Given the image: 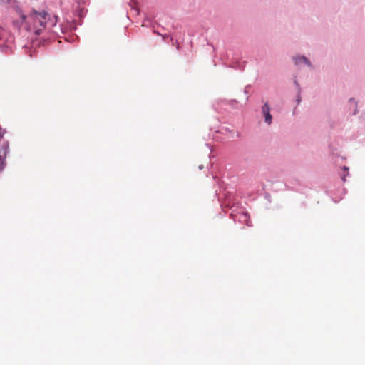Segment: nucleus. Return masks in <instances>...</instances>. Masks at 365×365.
I'll return each mask as SVG.
<instances>
[{
    "label": "nucleus",
    "instance_id": "obj_1",
    "mask_svg": "<svg viewBox=\"0 0 365 365\" xmlns=\"http://www.w3.org/2000/svg\"><path fill=\"white\" fill-rule=\"evenodd\" d=\"M29 17L32 20L34 26L38 25L43 29L46 28L48 26L51 27L54 26L58 21L57 16H53L51 18V15L45 10L39 12L35 9H33L29 14Z\"/></svg>",
    "mask_w": 365,
    "mask_h": 365
},
{
    "label": "nucleus",
    "instance_id": "obj_2",
    "mask_svg": "<svg viewBox=\"0 0 365 365\" xmlns=\"http://www.w3.org/2000/svg\"><path fill=\"white\" fill-rule=\"evenodd\" d=\"M2 140H0V142ZM9 153V142L4 140L0 148V173L4 170L6 167V158Z\"/></svg>",
    "mask_w": 365,
    "mask_h": 365
},
{
    "label": "nucleus",
    "instance_id": "obj_3",
    "mask_svg": "<svg viewBox=\"0 0 365 365\" xmlns=\"http://www.w3.org/2000/svg\"><path fill=\"white\" fill-rule=\"evenodd\" d=\"M271 107L268 102L264 103L262 106V115L264 119V122L267 125H271L272 123V115L271 114Z\"/></svg>",
    "mask_w": 365,
    "mask_h": 365
},
{
    "label": "nucleus",
    "instance_id": "obj_4",
    "mask_svg": "<svg viewBox=\"0 0 365 365\" xmlns=\"http://www.w3.org/2000/svg\"><path fill=\"white\" fill-rule=\"evenodd\" d=\"M292 60L296 66H299L304 63L309 68H313V65L311 61L304 55H296L292 57Z\"/></svg>",
    "mask_w": 365,
    "mask_h": 365
},
{
    "label": "nucleus",
    "instance_id": "obj_5",
    "mask_svg": "<svg viewBox=\"0 0 365 365\" xmlns=\"http://www.w3.org/2000/svg\"><path fill=\"white\" fill-rule=\"evenodd\" d=\"M230 217L232 218L234 222H237V221H239L240 222H242L243 221H246L247 217H248V214L247 213H238V214H235L233 212H232L230 215Z\"/></svg>",
    "mask_w": 365,
    "mask_h": 365
},
{
    "label": "nucleus",
    "instance_id": "obj_6",
    "mask_svg": "<svg viewBox=\"0 0 365 365\" xmlns=\"http://www.w3.org/2000/svg\"><path fill=\"white\" fill-rule=\"evenodd\" d=\"M342 173H340L341 179L343 182L346 181V177L349 175V168L346 165H343L341 167Z\"/></svg>",
    "mask_w": 365,
    "mask_h": 365
},
{
    "label": "nucleus",
    "instance_id": "obj_7",
    "mask_svg": "<svg viewBox=\"0 0 365 365\" xmlns=\"http://www.w3.org/2000/svg\"><path fill=\"white\" fill-rule=\"evenodd\" d=\"M215 133L220 134H226L227 133H233V130L229 128L228 127L221 126L218 130L215 131Z\"/></svg>",
    "mask_w": 365,
    "mask_h": 365
},
{
    "label": "nucleus",
    "instance_id": "obj_8",
    "mask_svg": "<svg viewBox=\"0 0 365 365\" xmlns=\"http://www.w3.org/2000/svg\"><path fill=\"white\" fill-rule=\"evenodd\" d=\"M349 101L350 103H354V110L353 111L352 115H356L359 113V110H358V108H357V104H358L357 101L353 97L350 98Z\"/></svg>",
    "mask_w": 365,
    "mask_h": 365
},
{
    "label": "nucleus",
    "instance_id": "obj_9",
    "mask_svg": "<svg viewBox=\"0 0 365 365\" xmlns=\"http://www.w3.org/2000/svg\"><path fill=\"white\" fill-rule=\"evenodd\" d=\"M224 104H229L233 108H237V105L238 104L237 101L235 99H232L230 101L223 100L222 101Z\"/></svg>",
    "mask_w": 365,
    "mask_h": 365
},
{
    "label": "nucleus",
    "instance_id": "obj_10",
    "mask_svg": "<svg viewBox=\"0 0 365 365\" xmlns=\"http://www.w3.org/2000/svg\"><path fill=\"white\" fill-rule=\"evenodd\" d=\"M143 26H153V21H152L151 19L148 16L145 17L143 20Z\"/></svg>",
    "mask_w": 365,
    "mask_h": 365
},
{
    "label": "nucleus",
    "instance_id": "obj_11",
    "mask_svg": "<svg viewBox=\"0 0 365 365\" xmlns=\"http://www.w3.org/2000/svg\"><path fill=\"white\" fill-rule=\"evenodd\" d=\"M9 49L10 48L8 45L4 43L0 44V51L6 53Z\"/></svg>",
    "mask_w": 365,
    "mask_h": 365
},
{
    "label": "nucleus",
    "instance_id": "obj_12",
    "mask_svg": "<svg viewBox=\"0 0 365 365\" xmlns=\"http://www.w3.org/2000/svg\"><path fill=\"white\" fill-rule=\"evenodd\" d=\"M251 87H252V86L249 84V85H247V86H245V89H244V93H245V95H247V97H246V101H247L249 100V96H248V95H249V89H250Z\"/></svg>",
    "mask_w": 365,
    "mask_h": 365
},
{
    "label": "nucleus",
    "instance_id": "obj_13",
    "mask_svg": "<svg viewBox=\"0 0 365 365\" xmlns=\"http://www.w3.org/2000/svg\"><path fill=\"white\" fill-rule=\"evenodd\" d=\"M296 101H297V104H299L300 102L302 101L301 92H299V91H298V93L296 96Z\"/></svg>",
    "mask_w": 365,
    "mask_h": 365
},
{
    "label": "nucleus",
    "instance_id": "obj_14",
    "mask_svg": "<svg viewBox=\"0 0 365 365\" xmlns=\"http://www.w3.org/2000/svg\"><path fill=\"white\" fill-rule=\"evenodd\" d=\"M26 18H27V16L26 14H21L20 15L21 24L26 21Z\"/></svg>",
    "mask_w": 365,
    "mask_h": 365
},
{
    "label": "nucleus",
    "instance_id": "obj_15",
    "mask_svg": "<svg viewBox=\"0 0 365 365\" xmlns=\"http://www.w3.org/2000/svg\"><path fill=\"white\" fill-rule=\"evenodd\" d=\"M264 198L270 203L272 202L271 195L268 192H265Z\"/></svg>",
    "mask_w": 365,
    "mask_h": 365
},
{
    "label": "nucleus",
    "instance_id": "obj_16",
    "mask_svg": "<svg viewBox=\"0 0 365 365\" xmlns=\"http://www.w3.org/2000/svg\"><path fill=\"white\" fill-rule=\"evenodd\" d=\"M6 133V130L0 127V140H3L4 135Z\"/></svg>",
    "mask_w": 365,
    "mask_h": 365
},
{
    "label": "nucleus",
    "instance_id": "obj_17",
    "mask_svg": "<svg viewBox=\"0 0 365 365\" xmlns=\"http://www.w3.org/2000/svg\"><path fill=\"white\" fill-rule=\"evenodd\" d=\"M294 83L297 86L298 91L301 92V87L296 79L294 81Z\"/></svg>",
    "mask_w": 365,
    "mask_h": 365
},
{
    "label": "nucleus",
    "instance_id": "obj_18",
    "mask_svg": "<svg viewBox=\"0 0 365 365\" xmlns=\"http://www.w3.org/2000/svg\"><path fill=\"white\" fill-rule=\"evenodd\" d=\"M42 32V29H37L34 31V34L36 36H39Z\"/></svg>",
    "mask_w": 365,
    "mask_h": 365
},
{
    "label": "nucleus",
    "instance_id": "obj_19",
    "mask_svg": "<svg viewBox=\"0 0 365 365\" xmlns=\"http://www.w3.org/2000/svg\"><path fill=\"white\" fill-rule=\"evenodd\" d=\"M203 168H204L203 165H200L198 168H199V170H202Z\"/></svg>",
    "mask_w": 365,
    "mask_h": 365
},
{
    "label": "nucleus",
    "instance_id": "obj_20",
    "mask_svg": "<svg viewBox=\"0 0 365 365\" xmlns=\"http://www.w3.org/2000/svg\"><path fill=\"white\" fill-rule=\"evenodd\" d=\"M237 137H240L241 136V133L240 132H237Z\"/></svg>",
    "mask_w": 365,
    "mask_h": 365
},
{
    "label": "nucleus",
    "instance_id": "obj_21",
    "mask_svg": "<svg viewBox=\"0 0 365 365\" xmlns=\"http://www.w3.org/2000/svg\"><path fill=\"white\" fill-rule=\"evenodd\" d=\"M343 190H344V194H346V189L344 188Z\"/></svg>",
    "mask_w": 365,
    "mask_h": 365
},
{
    "label": "nucleus",
    "instance_id": "obj_22",
    "mask_svg": "<svg viewBox=\"0 0 365 365\" xmlns=\"http://www.w3.org/2000/svg\"><path fill=\"white\" fill-rule=\"evenodd\" d=\"M11 1V0H6V1H7L8 3H9Z\"/></svg>",
    "mask_w": 365,
    "mask_h": 365
},
{
    "label": "nucleus",
    "instance_id": "obj_23",
    "mask_svg": "<svg viewBox=\"0 0 365 365\" xmlns=\"http://www.w3.org/2000/svg\"><path fill=\"white\" fill-rule=\"evenodd\" d=\"M3 30V28L0 26V31Z\"/></svg>",
    "mask_w": 365,
    "mask_h": 365
}]
</instances>
